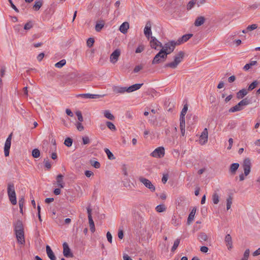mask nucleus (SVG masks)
<instances>
[{"label":"nucleus","instance_id":"53","mask_svg":"<svg viewBox=\"0 0 260 260\" xmlns=\"http://www.w3.org/2000/svg\"><path fill=\"white\" fill-rule=\"evenodd\" d=\"M257 28V25L256 24H253L248 25L247 26L246 29L247 30L251 31V30H254V29H256Z\"/></svg>","mask_w":260,"mask_h":260},{"label":"nucleus","instance_id":"24","mask_svg":"<svg viewBox=\"0 0 260 260\" xmlns=\"http://www.w3.org/2000/svg\"><path fill=\"white\" fill-rule=\"evenodd\" d=\"M248 91L247 89L243 88L239 90L237 93V98L238 99H242L244 96L247 94Z\"/></svg>","mask_w":260,"mask_h":260},{"label":"nucleus","instance_id":"15","mask_svg":"<svg viewBox=\"0 0 260 260\" xmlns=\"http://www.w3.org/2000/svg\"><path fill=\"white\" fill-rule=\"evenodd\" d=\"M144 33L146 37L148 39H149L150 36L152 34L151 23L150 21L147 22L144 29Z\"/></svg>","mask_w":260,"mask_h":260},{"label":"nucleus","instance_id":"18","mask_svg":"<svg viewBox=\"0 0 260 260\" xmlns=\"http://www.w3.org/2000/svg\"><path fill=\"white\" fill-rule=\"evenodd\" d=\"M193 36L191 34H188L183 35L181 38H179L177 41V45H180L182 43L186 42Z\"/></svg>","mask_w":260,"mask_h":260},{"label":"nucleus","instance_id":"61","mask_svg":"<svg viewBox=\"0 0 260 260\" xmlns=\"http://www.w3.org/2000/svg\"><path fill=\"white\" fill-rule=\"evenodd\" d=\"M85 175L87 177H90L93 175V173L90 171L87 170L85 172Z\"/></svg>","mask_w":260,"mask_h":260},{"label":"nucleus","instance_id":"39","mask_svg":"<svg viewBox=\"0 0 260 260\" xmlns=\"http://www.w3.org/2000/svg\"><path fill=\"white\" fill-rule=\"evenodd\" d=\"M106 125L110 130L112 131H115L116 130V128L115 125L110 121H107Z\"/></svg>","mask_w":260,"mask_h":260},{"label":"nucleus","instance_id":"38","mask_svg":"<svg viewBox=\"0 0 260 260\" xmlns=\"http://www.w3.org/2000/svg\"><path fill=\"white\" fill-rule=\"evenodd\" d=\"M66 63L65 59H62L55 64V67L57 68H61Z\"/></svg>","mask_w":260,"mask_h":260},{"label":"nucleus","instance_id":"36","mask_svg":"<svg viewBox=\"0 0 260 260\" xmlns=\"http://www.w3.org/2000/svg\"><path fill=\"white\" fill-rule=\"evenodd\" d=\"M199 239L201 242L206 241L208 239V236L205 233H202L199 236Z\"/></svg>","mask_w":260,"mask_h":260},{"label":"nucleus","instance_id":"8","mask_svg":"<svg viewBox=\"0 0 260 260\" xmlns=\"http://www.w3.org/2000/svg\"><path fill=\"white\" fill-rule=\"evenodd\" d=\"M139 180L147 188H148L151 192H154L155 190V186L152 182L148 179L140 177Z\"/></svg>","mask_w":260,"mask_h":260},{"label":"nucleus","instance_id":"13","mask_svg":"<svg viewBox=\"0 0 260 260\" xmlns=\"http://www.w3.org/2000/svg\"><path fill=\"white\" fill-rule=\"evenodd\" d=\"M63 254L66 257H72L73 256V253L71 251V249L69 247L68 244L66 242L63 243Z\"/></svg>","mask_w":260,"mask_h":260},{"label":"nucleus","instance_id":"17","mask_svg":"<svg viewBox=\"0 0 260 260\" xmlns=\"http://www.w3.org/2000/svg\"><path fill=\"white\" fill-rule=\"evenodd\" d=\"M143 83H138L135 84L133 85L130 86L128 87H126V92H132L135 91L139 89H140L141 86L143 85Z\"/></svg>","mask_w":260,"mask_h":260},{"label":"nucleus","instance_id":"19","mask_svg":"<svg viewBox=\"0 0 260 260\" xmlns=\"http://www.w3.org/2000/svg\"><path fill=\"white\" fill-rule=\"evenodd\" d=\"M205 22V18L204 16H199L196 19L194 25L197 26H200L203 25Z\"/></svg>","mask_w":260,"mask_h":260},{"label":"nucleus","instance_id":"4","mask_svg":"<svg viewBox=\"0 0 260 260\" xmlns=\"http://www.w3.org/2000/svg\"><path fill=\"white\" fill-rule=\"evenodd\" d=\"M184 53L182 51H180L176 55L174 56V60L171 62L168 63L166 64V67H170L172 69L176 68L177 66L180 63L183 59Z\"/></svg>","mask_w":260,"mask_h":260},{"label":"nucleus","instance_id":"63","mask_svg":"<svg viewBox=\"0 0 260 260\" xmlns=\"http://www.w3.org/2000/svg\"><path fill=\"white\" fill-rule=\"evenodd\" d=\"M200 250L201 251H202V252H204V253H206L208 252V248L206 246H202L200 248Z\"/></svg>","mask_w":260,"mask_h":260},{"label":"nucleus","instance_id":"30","mask_svg":"<svg viewBox=\"0 0 260 260\" xmlns=\"http://www.w3.org/2000/svg\"><path fill=\"white\" fill-rule=\"evenodd\" d=\"M212 200L214 204H217L219 201V196L217 192H214L212 196Z\"/></svg>","mask_w":260,"mask_h":260},{"label":"nucleus","instance_id":"29","mask_svg":"<svg viewBox=\"0 0 260 260\" xmlns=\"http://www.w3.org/2000/svg\"><path fill=\"white\" fill-rule=\"evenodd\" d=\"M239 167V164L238 163H233L231 164L230 168V173L232 174H235Z\"/></svg>","mask_w":260,"mask_h":260},{"label":"nucleus","instance_id":"1","mask_svg":"<svg viewBox=\"0 0 260 260\" xmlns=\"http://www.w3.org/2000/svg\"><path fill=\"white\" fill-rule=\"evenodd\" d=\"M14 227L18 243L20 244H24V232L22 222L18 220L14 223Z\"/></svg>","mask_w":260,"mask_h":260},{"label":"nucleus","instance_id":"56","mask_svg":"<svg viewBox=\"0 0 260 260\" xmlns=\"http://www.w3.org/2000/svg\"><path fill=\"white\" fill-rule=\"evenodd\" d=\"M82 141L84 145H86L90 143L89 138L87 136L83 137L82 138Z\"/></svg>","mask_w":260,"mask_h":260},{"label":"nucleus","instance_id":"33","mask_svg":"<svg viewBox=\"0 0 260 260\" xmlns=\"http://www.w3.org/2000/svg\"><path fill=\"white\" fill-rule=\"evenodd\" d=\"M42 2L41 1H36L33 6V8L35 11L39 10L42 6Z\"/></svg>","mask_w":260,"mask_h":260},{"label":"nucleus","instance_id":"6","mask_svg":"<svg viewBox=\"0 0 260 260\" xmlns=\"http://www.w3.org/2000/svg\"><path fill=\"white\" fill-rule=\"evenodd\" d=\"M249 103V101L247 98H245L238 103L237 105L230 108L229 112L233 113L237 111H240L243 109L244 106L248 105Z\"/></svg>","mask_w":260,"mask_h":260},{"label":"nucleus","instance_id":"59","mask_svg":"<svg viewBox=\"0 0 260 260\" xmlns=\"http://www.w3.org/2000/svg\"><path fill=\"white\" fill-rule=\"evenodd\" d=\"M143 68V66L141 65H138L135 67L134 69V73H138L141 70H142Z\"/></svg>","mask_w":260,"mask_h":260},{"label":"nucleus","instance_id":"25","mask_svg":"<svg viewBox=\"0 0 260 260\" xmlns=\"http://www.w3.org/2000/svg\"><path fill=\"white\" fill-rule=\"evenodd\" d=\"M78 96L86 99H96L101 96L99 94H92L90 93L81 94Z\"/></svg>","mask_w":260,"mask_h":260},{"label":"nucleus","instance_id":"12","mask_svg":"<svg viewBox=\"0 0 260 260\" xmlns=\"http://www.w3.org/2000/svg\"><path fill=\"white\" fill-rule=\"evenodd\" d=\"M120 50L119 49L115 50L111 54L110 60L112 63H116L120 55Z\"/></svg>","mask_w":260,"mask_h":260},{"label":"nucleus","instance_id":"58","mask_svg":"<svg viewBox=\"0 0 260 260\" xmlns=\"http://www.w3.org/2000/svg\"><path fill=\"white\" fill-rule=\"evenodd\" d=\"M106 236H107V240L108 241V242H110V243H112V236L111 234L109 232H108L107 233Z\"/></svg>","mask_w":260,"mask_h":260},{"label":"nucleus","instance_id":"62","mask_svg":"<svg viewBox=\"0 0 260 260\" xmlns=\"http://www.w3.org/2000/svg\"><path fill=\"white\" fill-rule=\"evenodd\" d=\"M168 179V174L164 175V176L162 178V179H161L162 182L164 184H165L167 182Z\"/></svg>","mask_w":260,"mask_h":260},{"label":"nucleus","instance_id":"3","mask_svg":"<svg viewBox=\"0 0 260 260\" xmlns=\"http://www.w3.org/2000/svg\"><path fill=\"white\" fill-rule=\"evenodd\" d=\"M251 161L249 158H246L244 160L242 166L244 171V174H241L239 175L240 181H243L245 179L244 175L247 176L251 171Z\"/></svg>","mask_w":260,"mask_h":260},{"label":"nucleus","instance_id":"26","mask_svg":"<svg viewBox=\"0 0 260 260\" xmlns=\"http://www.w3.org/2000/svg\"><path fill=\"white\" fill-rule=\"evenodd\" d=\"M103 113L104 117L109 120H113L115 119L114 116L108 110L104 111Z\"/></svg>","mask_w":260,"mask_h":260},{"label":"nucleus","instance_id":"40","mask_svg":"<svg viewBox=\"0 0 260 260\" xmlns=\"http://www.w3.org/2000/svg\"><path fill=\"white\" fill-rule=\"evenodd\" d=\"M179 243H180L179 239H177L175 240V241L174 242L173 245L171 248L172 251H173V252L177 248V247L179 244Z\"/></svg>","mask_w":260,"mask_h":260},{"label":"nucleus","instance_id":"9","mask_svg":"<svg viewBox=\"0 0 260 260\" xmlns=\"http://www.w3.org/2000/svg\"><path fill=\"white\" fill-rule=\"evenodd\" d=\"M165 153V148L163 147H159L154 149L150 155L153 157L161 158L164 156Z\"/></svg>","mask_w":260,"mask_h":260},{"label":"nucleus","instance_id":"45","mask_svg":"<svg viewBox=\"0 0 260 260\" xmlns=\"http://www.w3.org/2000/svg\"><path fill=\"white\" fill-rule=\"evenodd\" d=\"M104 26V23L103 22L96 23L95 26V30L98 32L100 31L101 29L103 28Z\"/></svg>","mask_w":260,"mask_h":260},{"label":"nucleus","instance_id":"46","mask_svg":"<svg viewBox=\"0 0 260 260\" xmlns=\"http://www.w3.org/2000/svg\"><path fill=\"white\" fill-rule=\"evenodd\" d=\"M250 250L249 249H246L243 254V257L241 260H248L249 256Z\"/></svg>","mask_w":260,"mask_h":260},{"label":"nucleus","instance_id":"52","mask_svg":"<svg viewBox=\"0 0 260 260\" xmlns=\"http://www.w3.org/2000/svg\"><path fill=\"white\" fill-rule=\"evenodd\" d=\"M91 165L96 169H99L100 168V164L98 161H91Z\"/></svg>","mask_w":260,"mask_h":260},{"label":"nucleus","instance_id":"42","mask_svg":"<svg viewBox=\"0 0 260 260\" xmlns=\"http://www.w3.org/2000/svg\"><path fill=\"white\" fill-rule=\"evenodd\" d=\"M33 22L31 21H29L24 25V29L26 30H29L33 27Z\"/></svg>","mask_w":260,"mask_h":260},{"label":"nucleus","instance_id":"57","mask_svg":"<svg viewBox=\"0 0 260 260\" xmlns=\"http://www.w3.org/2000/svg\"><path fill=\"white\" fill-rule=\"evenodd\" d=\"M76 127L77 129L79 131H82L84 129V127L80 122L77 123Z\"/></svg>","mask_w":260,"mask_h":260},{"label":"nucleus","instance_id":"41","mask_svg":"<svg viewBox=\"0 0 260 260\" xmlns=\"http://www.w3.org/2000/svg\"><path fill=\"white\" fill-rule=\"evenodd\" d=\"M232 200L233 199L231 196H229L226 199V209L228 210H229L231 207V205L232 204Z\"/></svg>","mask_w":260,"mask_h":260},{"label":"nucleus","instance_id":"51","mask_svg":"<svg viewBox=\"0 0 260 260\" xmlns=\"http://www.w3.org/2000/svg\"><path fill=\"white\" fill-rule=\"evenodd\" d=\"M180 127H185V117H180Z\"/></svg>","mask_w":260,"mask_h":260},{"label":"nucleus","instance_id":"28","mask_svg":"<svg viewBox=\"0 0 260 260\" xmlns=\"http://www.w3.org/2000/svg\"><path fill=\"white\" fill-rule=\"evenodd\" d=\"M257 64V62L256 60H251L249 63L246 64L244 67L243 70L245 71H248L250 69L252 66L256 65Z\"/></svg>","mask_w":260,"mask_h":260},{"label":"nucleus","instance_id":"2","mask_svg":"<svg viewBox=\"0 0 260 260\" xmlns=\"http://www.w3.org/2000/svg\"><path fill=\"white\" fill-rule=\"evenodd\" d=\"M7 192L9 200L12 204L16 205L17 203V200L15 186L13 183H9L8 184Z\"/></svg>","mask_w":260,"mask_h":260},{"label":"nucleus","instance_id":"11","mask_svg":"<svg viewBox=\"0 0 260 260\" xmlns=\"http://www.w3.org/2000/svg\"><path fill=\"white\" fill-rule=\"evenodd\" d=\"M208 133L207 128H205L199 138V143L201 145H204L208 141Z\"/></svg>","mask_w":260,"mask_h":260},{"label":"nucleus","instance_id":"7","mask_svg":"<svg viewBox=\"0 0 260 260\" xmlns=\"http://www.w3.org/2000/svg\"><path fill=\"white\" fill-rule=\"evenodd\" d=\"M177 45V42L171 41L166 43L164 46L162 45L161 50H164L165 53H168V55L174 51L175 46Z\"/></svg>","mask_w":260,"mask_h":260},{"label":"nucleus","instance_id":"37","mask_svg":"<svg viewBox=\"0 0 260 260\" xmlns=\"http://www.w3.org/2000/svg\"><path fill=\"white\" fill-rule=\"evenodd\" d=\"M88 220H89V224L90 231L92 233H94L95 232V226H94V221H93L92 218H90V217H89V219H88Z\"/></svg>","mask_w":260,"mask_h":260},{"label":"nucleus","instance_id":"35","mask_svg":"<svg viewBox=\"0 0 260 260\" xmlns=\"http://www.w3.org/2000/svg\"><path fill=\"white\" fill-rule=\"evenodd\" d=\"M196 3H197V0H191V1H189L188 2V4L187 5V7H186L187 10H191L194 7L195 4H196Z\"/></svg>","mask_w":260,"mask_h":260},{"label":"nucleus","instance_id":"23","mask_svg":"<svg viewBox=\"0 0 260 260\" xmlns=\"http://www.w3.org/2000/svg\"><path fill=\"white\" fill-rule=\"evenodd\" d=\"M197 208L196 207H193L190 212L188 219H187V223L188 224H190V223L194 219V215L196 214Z\"/></svg>","mask_w":260,"mask_h":260},{"label":"nucleus","instance_id":"44","mask_svg":"<svg viewBox=\"0 0 260 260\" xmlns=\"http://www.w3.org/2000/svg\"><path fill=\"white\" fill-rule=\"evenodd\" d=\"M32 155L35 158H38L40 155V152L38 149H34L32 151Z\"/></svg>","mask_w":260,"mask_h":260},{"label":"nucleus","instance_id":"10","mask_svg":"<svg viewBox=\"0 0 260 260\" xmlns=\"http://www.w3.org/2000/svg\"><path fill=\"white\" fill-rule=\"evenodd\" d=\"M12 134L11 133L7 138L4 146V153L6 156L9 155V150L11 145Z\"/></svg>","mask_w":260,"mask_h":260},{"label":"nucleus","instance_id":"49","mask_svg":"<svg viewBox=\"0 0 260 260\" xmlns=\"http://www.w3.org/2000/svg\"><path fill=\"white\" fill-rule=\"evenodd\" d=\"M44 162L45 164V166L47 169H50L51 168V165L50 162H49V160L48 159V158L44 159Z\"/></svg>","mask_w":260,"mask_h":260},{"label":"nucleus","instance_id":"50","mask_svg":"<svg viewBox=\"0 0 260 260\" xmlns=\"http://www.w3.org/2000/svg\"><path fill=\"white\" fill-rule=\"evenodd\" d=\"M94 42V40L93 38H90L87 41V45L89 47H91L93 46Z\"/></svg>","mask_w":260,"mask_h":260},{"label":"nucleus","instance_id":"54","mask_svg":"<svg viewBox=\"0 0 260 260\" xmlns=\"http://www.w3.org/2000/svg\"><path fill=\"white\" fill-rule=\"evenodd\" d=\"M144 50V47L142 45H139L136 49V53H139L142 52Z\"/></svg>","mask_w":260,"mask_h":260},{"label":"nucleus","instance_id":"5","mask_svg":"<svg viewBox=\"0 0 260 260\" xmlns=\"http://www.w3.org/2000/svg\"><path fill=\"white\" fill-rule=\"evenodd\" d=\"M168 53L164 52L161 49L159 52L156 54L153 59L152 61L153 64H158L160 62L164 61L167 57Z\"/></svg>","mask_w":260,"mask_h":260},{"label":"nucleus","instance_id":"14","mask_svg":"<svg viewBox=\"0 0 260 260\" xmlns=\"http://www.w3.org/2000/svg\"><path fill=\"white\" fill-rule=\"evenodd\" d=\"M150 43L151 48L154 49H157V48L158 46L160 47H162V44L159 41H158L154 37H151Z\"/></svg>","mask_w":260,"mask_h":260},{"label":"nucleus","instance_id":"55","mask_svg":"<svg viewBox=\"0 0 260 260\" xmlns=\"http://www.w3.org/2000/svg\"><path fill=\"white\" fill-rule=\"evenodd\" d=\"M76 114L78 117V119L79 121V122H81L82 121H83V117H82L81 112L80 111H77L76 113Z\"/></svg>","mask_w":260,"mask_h":260},{"label":"nucleus","instance_id":"21","mask_svg":"<svg viewBox=\"0 0 260 260\" xmlns=\"http://www.w3.org/2000/svg\"><path fill=\"white\" fill-rule=\"evenodd\" d=\"M46 252L48 256L51 260L56 259V257L49 245L46 246Z\"/></svg>","mask_w":260,"mask_h":260},{"label":"nucleus","instance_id":"27","mask_svg":"<svg viewBox=\"0 0 260 260\" xmlns=\"http://www.w3.org/2000/svg\"><path fill=\"white\" fill-rule=\"evenodd\" d=\"M63 175L61 174H59L57 175L56 178V182L57 184V186L60 188H63L64 187V183L63 182Z\"/></svg>","mask_w":260,"mask_h":260},{"label":"nucleus","instance_id":"22","mask_svg":"<svg viewBox=\"0 0 260 260\" xmlns=\"http://www.w3.org/2000/svg\"><path fill=\"white\" fill-rule=\"evenodd\" d=\"M225 242L228 246V249L232 248V237L230 234H227L225 237Z\"/></svg>","mask_w":260,"mask_h":260},{"label":"nucleus","instance_id":"34","mask_svg":"<svg viewBox=\"0 0 260 260\" xmlns=\"http://www.w3.org/2000/svg\"><path fill=\"white\" fill-rule=\"evenodd\" d=\"M105 152L106 153L108 158L110 160H113L115 158V156H114L113 154L108 149L106 148L105 149Z\"/></svg>","mask_w":260,"mask_h":260},{"label":"nucleus","instance_id":"47","mask_svg":"<svg viewBox=\"0 0 260 260\" xmlns=\"http://www.w3.org/2000/svg\"><path fill=\"white\" fill-rule=\"evenodd\" d=\"M187 110H188V106L186 104L184 106V107L181 112L180 117H184L185 114H186Z\"/></svg>","mask_w":260,"mask_h":260},{"label":"nucleus","instance_id":"32","mask_svg":"<svg viewBox=\"0 0 260 260\" xmlns=\"http://www.w3.org/2000/svg\"><path fill=\"white\" fill-rule=\"evenodd\" d=\"M155 210L159 213L163 212L166 210V207L164 204H160L156 207Z\"/></svg>","mask_w":260,"mask_h":260},{"label":"nucleus","instance_id":"43","mask_svg":"<svg viewBox=\"0 0 260 260\" xmlns=\"http://www.w3.org/2000/svg\"><path fill=\"white\" fill-rule=\"evenodd\" d=\"M73 143V140L70 138H67L65 139L64 144L67 147H71Z\"/></svg>","mask_w":260,"mask_h":260},{"label":"nucleus","instance_id":"60","mask_svg":"<svg viewBox=\"0 0 260 260\" xmlns=\"http://www.w3.org/2000/svg\"><path fill=\"white\" fill-rule=\"evenodd\" d=\"M118 237L120 239H122L123 238V232L122 230H119L118 232Z\"/></svg>","mask_w":260,"mask_h":260},{"label":"nucleus","instance_id":"48","mask_svg":"<svg viewBox=\"0 0 260 260\" xmlns=\"http://www.w3.org/2000/svg\"><path fill=\"white\" fill-rule=\"evenodd\" d=\"M24 203V199L23 198H21L20 200H19V208H20V212L21 213H23L22 209H23Z\"/></svg>","mask_w":260,"mask_h":260},{"label":"nucleus","instance_id":"64","mask_svg":"<svg viewBox=\"0 0 260 260\" xmlns=\"http://www.w3.org/2000/svg\"><path fill=\"white\" fill-rule=\"evenodd\" d=\"M44 53H40V54L38 55V56H37V59H38L39 61H41V60L43 59V58H44Z\"/></svg>","mask_w":260,"mask_h":260},{"label":"nucleus","instance_id":"20","mask_svg":"<svg viewBox=\"0 0 260 260\" xmlns=\"http://www.w3.org/2000/svg\"><path fill=\"white\" fill-rule=\"evenodd\" d=\"M129 23L127 22L122 23L119 27V30L123 34H125L127 32L129 28Z\"/></svg>","mask_w":260,"mask_h":260},{"label":"nucleus","instance_id":"16","mask_svg":"<svg viewBox=\"0 0 260 260\" xmlns=\"http://www.w3.org/2000/svg\"><path fill=\"white\" fill-rule=\"evenodd\" d=\"M112 89L115 94H123L126 92V87L114 86Z\"/></svg>","mask_w":260,"mask_h":260},{"label":"nucleus","instance_id":"31","mask_svg":"<svg viewBox=\"0 0 260 260\" xmlns=\"http://www.w3.org/2000/svg\"><path fill=\"white\" fill-rule=\"evenodd\" d=\"M259 84V82L257 80L253 81L250 85H249L247 90L248 91H251L254 89Z\"/></svg>","mask_w":260,"mask_h":260}]
</instances>
